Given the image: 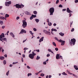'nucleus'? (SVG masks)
I'll list each match as a JSON object with an SVG mask.
<instances>
[{
    "label": "nucleus",
    "mask_w": 78,
    "mask_h": 78,
    "mask_svg": "<svg viewBox=\"0 0 78 78\" xmlns=\"http://www.w3.org/2000/svg\"><path fill=\"white\" fill-rule=\"evenodd\" d=\"M4 59H5V57L2 56L0 57V59H1V60H3Z\"/></svg>",
    "instance_id": "nucleus-19"
},
{
    "label": "nucleus",
    "mask_w": 78,
    "mask_h": 78,
    "mask_svg": "<svg viewBox=\"0 0 78 78\" xmlns=\"http://www.w3.org/2000/svg\"><path fill=\"white\" fill-rule=\"evenodd\" d=\"M23 58H25V55H23Z\"/></svg>",
    "instance_id": "nucleus-63"
},
{
    "label": "nucleus",
    "mask_w": 78,
    "mask_h": 78,
    "mask_svg": "<svg viewBox=\"0 0 78 78\" xmlns=\"http://www.w3.org/2000/svg\"><path fill=\"white\" fill-rule=\"evenodd\" d=\"M40 59V57L38 56H37L36 58L37 60H38V59Z\"/></svg>",
    "instance_id": "nucleus-34"
},
{
    "label": "nucleus",
    "mask_w": 78,
    "mask_h": 78,
    "mask_svg": "<svg viewBox=\"0 0 78 78\" xmlns=\"http://www.w3.org/2000/svg\"><path fill=\"white\" fill-rule=\"evenodd\" d=\"M66 11L68 13H70L71 12H72V11H71V10H70V9H69V8H68L67 9Z\"/></svg>",
    "instance_id": "nucleus-10"
},
{
    "label": "nucleus",
    "mask_w": 78,
    "mask_h": 78,
    "mask_svg": "<svg viewBox=\"0 0 78 78\" xmlns=\"http://www.w3.org/2000/svg\"><path fill=\"white\" fill-rule=\"evenodd\" d=\"M74 69H75L76 70H78V67H77V66H74Z\"/></svg>",
    "instance_id": "nucleus-18"
},
{
    "label": "nucleus",
    "mask_w": 78,
    "mask_h": 78,
    "mask_svg": "<svg viewBox=\"0 0 78 78\" xmlns=\"http://www.w3.org/2000/svg\"><path fill=\"white\" fill-rule=\"evenodd\" d=\"M43 64H44V65H46V64H47V63H46V62H44Z\"/></svg>",
    "instance_id": "nucleus-43"
},
{
    "label": "nucleus",
    "mask_w": 78,
    "mask_h": 78,
    "mask_svg": "<svg viewBox=\"0 0 78 78\" xmlns=\"http://www.w3.org/2000/svg\"><path fill=\"white\" fill-rule=\"evenodd\" d=\"M20 5L21 6V8H22V6H23V7H24V5Z\"/></svg>",
    "instance_id": "nucleus-56"
},
{
    "label": "nucleus",
    "mask_w": 78,
    "mask_h": 78,
    "mask_svg": "<svg viewBox=\"0 0 78 78\" xmlns=\"http://www.w3.org/2000/svg\"><path fill=\"white\" fill-rule=\"evenodd\" d=\"M73 76H75V77H76V78H77L78 77V76L76 75H75L74 74H73Z\"/></svg>",
    "instance_id": "nucleus-26"
},
{
    "label": "nucleus",
    "mask_w": 78,
    "mask_h": 78,
    "mask_svg": "<svg viewBox=\"0 0 78 78\" xmlns=\"http://www.w3.org/2000/svg\"><path fill=\"white\" fill-rule=\"evenodd\" d=\"M74 29L73 28L71 29V32H73V31H74Z\"/></svg>",
    "instance_id": "nucleus-40"
},
{
    "label": "nucleus",
    "mask_w": 78,
    "mask_h": 78,
    "mask_svg": "<svg viewBox=\"0 0 78 78\" xmlns=\"http://www.w3.org/2000/svg\"><path fill=\"white\" fill-rule=\"evenodd\" d=\"M3 37H5V34L4 33H2L1 35H0V38L1 39H2Z\"/></svg>",
    "instance_id": "nucleus-11"
},
{
    "label": "nucleus",
    "mask_w": 78,
    "mask_h": 78,
    "mask_svg": "<svg viewBox=\"0 0 78 78\" xmlns=\"http://www.w3.org/2000/svg\"><path fill=\"white\" fill-rule=\"evenodd\" d=\"M59 34L60 35V36H64V34L62 33V32H60L59 33Z\"/></svg>",
    "instance_id": "nucleus-16"
},
{
    "label": "nucleus",
    "mask_w": 78,
    "mask_h": 78,
    "mask_svg": "<svg viewBox=\"0 0 78 78\" xmlns=\"http://www.w3.org/2000/svg\"><path fill=\"white\" fill-rule=\"evenodd\" d=\"M47 31L45 30H43V32L45 34H46V33H47Z\"/></svg>",
    "instance_id": "nucleus-35"
},
{
    "label": "nucleus",
    "mask_w": 78,
    "mask_h": 78,
    "mask_svg": "<svg viewBox=\"0 0 78 78\" xmlns=\"http://www.w3.org/2000/svg\"><path fill=\"white\" fill-rule=\"evenodd\" d=\"M35 20L36 21V22H37V23H38V22H39V19H35Z\"/></svg>",
    "instance_id": "nucleus-25"
},
{
    "label": "nucleus",
    "mask_w": 78,
    "mask_h": 78,
    "mask_svg": "<svg viewBox=\"0 0 78 78\" xmlns=\"http://www.w3.org/2000/svg\"><path fill=\"white\" fill-rule=\"evenodd\" d=\"M76 42V39L75 38H73L71 39V41H69V43L71 46H72V44L74 45Z\"/></svg>",
    "instance_id": "nucleus-1"
},
{
    "label": "nucleus",
    "mask_w": 78,
    "mask_h": 78,
    "mask_svg": "<svg viewBox=\"0 0 78 78\" xmlns=\"http://www.w3.org/2000/svg\"><path fill=\"white\" fill-rule=\"evenodd\" d=\"M0 41H6V38H0Z\"/></svg>",
    "instance_id": "nucleus-12"
},
{
    "label": "nucleus",
    "mask_w": 78,
    "mask_h": 78,
    "mask_svg": "<svg viewBox=\"0 0 78 78\" xmlns=\"http://www.w3.org/2000/svg\"><path fill=\"white\" fill-rule=\"evenodd\" d=\"M47 22H48V23H49V22H50V21H49V19H47Z\"/></svg>",
    "instance_id": "nucleus-61"
},
{
    "label": "nucleus",
    "mask_w": 78,
    "mask_h": 78,
    "mask_svg": "<svg viewBox=\"0 0 78 78\" xmlns=\"http://www.w3.org/2000/svg\"><path fill=\"white\" fill-rule=\"evenodd\" d=\"M44 37H41V38L40 39L39 42H41L42 41H43V40H44Z\"/></svg>",
    "instance_id": "nucleus-14"
},
{
    "label": "nucleus",
    "mask_w": 78,
    "mask_h": 78,
    "mask_svg": "<svg viewBox=\"0 0 78 78\" xmlns=\"http://www.w3.org/2000/svg\"><path fill=\"white\" fill-rule=\"evenodd\" d=\"M3 63L4 65H5V64H6V61L5 60H4L3 61Z\"/></svg>",
    "instance_id": "nucleus-27"
},
{
    "label": "nucleus",
    "mask_w": 78,
    "mask_h": 78,
    "mask_svg": "<svg viewBox=\"0 0 78 78\" xmlns=\"http://www.w3.org/2000/svg\"><path fill=\"white\" fill-rule=\"evenodd\" d=\"M23 33H27V31H26V30H24V29H22L20 32L19 33V34H23Z\"/></svg>",
    "instance_id": "nucleus-8"
},
{
    "label": "nucleus",
    "mask_w": 78,
    "mask_h": 78,
    "mask_svg": "<svg viewBox=\"0 0 78 78\" xmlns=\"http://www.w3.org/2000/svg\"><path fill=\"white\" fill-rule=\"evenodd\" d=\"M9 70L6 73V75L7 76H8V75H9Z\"/></svg>",
    "instance_id": "nucleus-29"
},
{
    "label": "nucleus",
    "mask_w": 78,
    "mask_h": 78,
    "mask_svg": "<svg viewBox=\"0 0 78 78\" xmlns=\"http://www.w3.org/2000/svg\"><path fill=\"white\" fill-rule=\"evenodd\" d=\"M0 20H4V17L3 16H0Z\"/></svg>",
    "instance_id": "nucleus-24"
},
{
    "label": "nucleus",
    "mask_w": 78,
    "mask_h": 78,
    "mask_svg": "<svg viewBox=\"0 0 78 78\" xmlns=\"http://www.w3.org/2000/svg\"><path fill=\"white\" fill-rule=\"evenodd\" d=\"M19 18H20L19 17V16L17 17L16 18V20H18V19H19Z\"/></svg>",
    "instance_id": "nucleus-55"
},
{
    "label": "nucleus",
    "mask_w": 78,
    "mask_h": 78,
    "mask_svg": "<svg viewBox=\"0 0 78 78\" xmlns=\"http://www.w3.org/2000/svg\"><path fill=\"white\" fill-rule=\"evenodd\" d=\"M32 54H30L29 55V57L30 59H33L34 58V57L35 55H36V53H35L34 51H33L32 52Z\"/></svg>",
    "instance_id": "nucleus-3"
},
{
    "label": "nucleus",
    "mask_w": 78,
    "mask_h": 78,
    "mask_svg": "<svg viewBox=\"0 0 78 78\" xmlns=\"http://www.w3.org/2000/svg\"><path fill=\"white\" fill-rule=\"evenodd\" d=\"M56 26V24L55 23L53 24V26H54V27H55Z\"/></svg>",
    "instance_id": "nucleus-57"
},
{
    "label": "nucleus",
    "mask_w": 78,
    "mask_h": 78,
    "mask_svg": "<svg viewBox=\"0 0 78 78\" xmlns=\"http://www.w3.org/2000/svg\"><path fill=\"white\" fill-rule=\"evenodd\" d=\"M33 12L34 14H37V13L36 11H34Z\"/></svg>",
    "instance_id": "nucleus-32"
},
{
    "label": "nucleus",
    "mask_w": 78,
    "mask_h": 78,
    "mask_svg": "<svg viewBox=\"0 0 78 78\" xmlns=\"http://www.w3.org/2000/svg\"><path fill=\"white\" fill-rule=\"evenodd\" d=\"M18 63V62H13L12 64H17Z\"/></svg>",
    "instance_id": "nucleus-39"
},
{
    "label": "nucleus",
    "mask_w": 78,
    "mask_h": 78,
    "mask_svg": "<svg viewBox=\"0 0 78 78\" xmlns=\"http://www.w3.org/2000/svg\"><path fill=\"white\" fill-rule=\"evenodd\" d=\"M28 48H24V50H28Z\"/></svg>",
    "instance_id": "nucleus-47"
},
{
    "label": "nucleus",
    "mask_w": 78,
    "mask_h": 78,
    "mask_svg": "<svg viewBox=\"0 0 78 78\" xmlns=\"http://www.w3.org/2000/svg\"><path fill=\"white\" fill-rule=\"evenodd\" d=\"M40 76H44V74L43 73H41L40 75Z\"/></svg>",
    "instance_id": "nucleus-41"
},
{
    "label": "nucleus",
    "mask_w": 78,
    "mask_h": 78,
    "mask_svg": "<svg viewBox=\"0 0 78 78\" xmlns=\"http://www.w3.org/2000/svg\"><path fill=\"white\" fill-rule=\"evenodd\" d=\"M10 35L11 36H12V37H15V36H14V34H13V33H12V32H11L10 33Z\"/></svg>",
    "instance_id": "nucleus-15"
},
{
    "label": "nucleus",
    "mask_w": 78,
    "mask_h": 78,
    "mask_svg": "<svg viewBox=\"0 0 78 78\" xmlns=\"http://www.w3.org/2000/svg\"><path fill=\"white\" fill-rule=\"evenodd\" d=\"M31 75H32L31 73H29L27 74V76H31Z\"/></svg>",
    "instance_id": "nucleus-30"
},
{
    "label": "nucleus",
    "mask_w": 78,
    "mask_h": 78,
    "mask_svg": "<svg viewBox=\"0 0 78 78\" xmlns=\"http://www.w3.org/2000/svg\"><path fill=\"white\" fill-rule=\"evenodd\" d=\"M56 58L57 59H60V58L62 59V57L61 56H60L59 57V54H57L56 55Z\"/></svg>",
    "instance_id": "nucleus-7"
},
{
    "label": "nucleus",
    "mask_w": 78,
    "mask_h": 78,
    "mask_svg": "<svg viewBox=\"0 0 78 78\" xmlns=\"http://www.w3.org/2000/svg\"><path fill=\"white\" fill-rule=\"evenodd\" d=\"M11 2L9 1L7 2H5V6H9V5H11Z\"/></svg>",
    "instance_id": "nucleus-6"
},
{
    "label": "nucleus",
    "mask_w": 78,
    "mask_h": 78,
    "mask_svg": "<svg viewBox=\"0 0 78 78\" xmlns=\"http://www.w3.org/2000/svg\"><path fill=\"white\" fill-rule=\"evenodd\" d=\"M51 76H52L51 75H50L49 76V78H51Z\"/></svg>",
    "instance_id": "nucleus-64"
},
{
    "label": "nucleus",
    "mask_w": 78,
    "mask_h": 78,
    "mask_svg": "<svg viewBox=\"0 0 78 78\" xmlns=\"http://www.w3.org/2000/svg\"><path fill=\"white\" fill-rule=\"evenodd\" d=\"M66 11V9H62V11Z\"/></svg>",
    "instance_id": "nucleus-58"
},
{
    "label": "nucleus",
    "mask_w": 78,
    "mask_h": 78,
    "mask_svg": "<svg viewBox=\"0 0 78 78\" xmlns=\"http://www.w3.org/2000/svg\"><path fill=\"white\" fill-rule=\"evenodd\" d=\"M62 75H67V74L65 73V72H63L62 73Z\"/></svg>",
    "instance_id": "nucleus-33"
},
{
    "label": "nucleus",
    "mask_w": 78,
    "mask_h": 78,
    "mask_svg": "<svg viewBox=\"0 0 78 78\" xmlns=\"http://www.w3.org/2000/svg\"><path fill=\"white\" fill-rule=\"evenodd\" d=\"M32 17L33 18H35V17H36V15H32Z\"/></svg>",
    "instance_id": "nucleus-23"
},
{
    "label": "nucleus",
    "mask_w": 78,
    "mask_h": 78,
    "mask_svg": "<svg viewBox=\"0 0 78 78\" xmlns=\"http://www.w3.org/2000/svg\"><path fill=\"white\" fill-rule=\"evenodd\" d=\"M15 6L16 8H21V5L18 4H16Z\"/></svg>",
    "instance_id": "nucleus-9"
},
{
    "label": "nucleus",
    "mask_w": 78,
    "mask_h": 78,
    "mask_svg": "<svg viewBox=\"0 0 78 78\" xmlns=\"http://www.w3.org/2000/svg\"><path fill=\"white\" fill-rule=\"evenodd\" d=\"M4 56L5 57V58H7V55L5 54L4 55Z\"/></svg>",
    "instance_id": "nucleus-59"
},
{
    "label": "nucleus",
    "mask_w": 78,
    "mask_h": 78,
    "mask_svg": "<svg viewBox=\"0 0 78 78\" xmlns=\"http://www.w3.org/2000/svg\"><path fill=\"white\" fill-rule=\"evenodd\" d=\"M23 23L22 27H23L24 28L27 27V22L25 20H23Z\"/></svg>",
    "instance_id": "nucleus-5"
},
{
    "label": "nucleus",
    "mask_w": 78,
    "mask_h": 78,
    "mask_svg": "<svg viewBox=\"0 0 78 78\" xmlns=\"http://www.w3.org/2000/svg\"><path fill=\"white\" fill-rule=\"evenodd\" d=\"M59 8H62V5L60 4L59 5Z\"/></svg>",
    "instance_id": "nucleus-37"
},
{
    "label": "nucleus",
    "mask_w": 78,
    "mask_h": 78,
    "mask_svg": "<svg viewBox=\"0 0 78 78\" xmlns=\"http://www.w3.org/2000/svg\"><path fill=\"white\" fill-rule=\"evenodd\" d=\"M29 32L30 34H31L32 35H33V33H32V31H30Z\"/></svg>",
    "instance_id": "nucleus-36"
},
{
    "label": "nucleus",
    "mask_w": 78,
    "mask_h": 78,
    "mask_svg": "<svg viewBox=\"0 0 78 78\" xmlns=\"http://www.w3.org/2000/svg\"><path fill=\"white\" fill-rule=\"evenodd\" d=\"M46 34H48V35H50L51 34V33L49 31H47L46 33Z\"/></svg>",
    "instance_id": "nucleus-17"
},
{
    "label": "nucleus",
    "mask_w": 78,
    "mask_h": 78,
    "mask_svg": "<svg viewBox=\"0 0 78 78\" xmlns=\"http://www.w3.org/2000/svg\"><path fill=\"white\" fill-rule=\"evenodd\" d=\"M2 47H0V52H1V51L2 49Z\"/></svg>",
    "instance_id": "nucleus-54"
},
{
    "label": "nucleus",
    "mask_w": 78,
    "mask_h": 78,
    "mask_svg": "<svg viewBox=\"0 0 78 78\" xmlns=\"http://www.w3.org/2000/svg\"><path fill=\"white\" fill-rule=\"evenodd\" d=\"M75 2L76 3H78V0H75Z\"/></svg>",
    "instance_id": "nucleus-46"
},
{
    "label": "nucleus",
    "mask_w": 78,
    "mask_h": 78,
    "mask_svg": "<svg viewBox=\"0 0 78 78\" xmlns=\"http://www.w3.org/2000/svg\"><path fill=\"white\" fill-rule=\"evenodd\" d=\"M51 31H57V30L56 29H53V28H52L51 29Z\"/></svg>",
    "instance_id": "nucleus-21"
},
{
    "label": "nucleus",
    "mask_w": 78,
    "mask_h": 78,
    "mask_svg": "<svg viewBox=\"0 0 78 78\" xmlns=\"http://www.w3.org/2000/svg\"><path fill=\"white\" fill-rule=\"evenodd\" d=\"M27 68L28 69H31V68H30V66H27Z\"/></svg>",
    "instance_id": "nucleus-48"
},
{
    "label": "nucleus",
    "mask_w": 78,
    "mask_h": 78,
    "mask_svg": "<svg viewBox=\"0 0 78 78\" xmlns=\"http://www.w3.org/2000/svg\"><path fill=\"white\" fill-rule=\"evenodd\" d=\"M36 51H37V52H39V50H36Z\"/></svg>",
    "instance_id": "nucleus-60"
},
{
    "label": "nucleus",
    "mask_w": 78,
    "mask_h": 78,
    "mask_svg": "<svg viewBox=\"0 0 78 78\" xmlns=\"http://www.w3.org/2000/svg\"><path fill=\"white\" fill-rule=\"evenodd\" d=\"M51 51V49H48V51H49L50 52Z\"/></svg>",
    "instance_id": "nucleus-52"
},
{
    "label": "nucleus",
    "mask_w": 78,
    "mask_h": 78,
    "mask_svg": "<svg viewBox=\"0 0 78 78\" xmlns=\"http://www.w3.org/2000/svg\"><path fill=\"white\" fill-rule=\"evenodd\" d=\"M48 25H49V26H51V23H48Z\"/></svg>",
    "instance_id": "nucleus-31"
},
{
    "label": "nucleus",
    "mask_w": 78,
    "mask_h": 78,
    "mask_svg": "<svg viewBox=\"0 0 78 78\" xmlns=\"http://www.w3.org/2000/svg\"><path fill=\"white\" fill-rule=\"evenodd\" d=\"M33 30L34 31H37V29H36L35 28H34Z\"/></svg>",
    "instance_id": "nucleus-38"
},
{
    "label": "nucleus",
    "mask_w": 78,
    "mask_h": 78,
    "mask_svg": "<svg viewBox=\"0 0 78 78\" xmlns=\"http://www.w3.org/2000/svg\"><path fill=\"white\" fill-rule=\"evenodd\" d=\"M69 17H71V16H72V13H69Z\"/></svg>",
    "instance_id": "nucleus-62"
},
{
    "label": "nucleus",
    "mask_w": 78,
    "mask_h": 78,
    "mask_svg": "<svg viewBox=\"0 0 78 78\" xmlns=\"http://www.w3.org/2000/svg\"><path fill=\"white\" fill-rule=\"evenodd\" d=\"M0 23L1 25H3V22L2 21L0 20Z\"/></svg>",
    "instance_id": "nucleus-28"
},
{
    "label": "nucleus",
    "mask_w": 78,
    "mask_h": 78,
    "mask_svg": "<svg viewBox=\"0 0 78 78\" xmlns=\"http://www.w3.org/2000/svg\"><path fill=\"white\" fill-rule=\"evenodd\" d=\"M58 3H59V0H57L56 2V4H58Z\"/></svg>",
    "instance_id": "nucleus-44"
},
{
    "label": "nucleus",
    "mask_w": 78,
    "mask_h": 78,
    "mask_svg": "<svg viewBox=\"0 0 78 78\" xmlns=\"http://www.w3.org/2000/svg\"><path fill=\"white\" fill-rule=\"evenodd\" d=\"M54 38L55 40H56L57 41L59 42H61L62 43L61 44V45H64V44H65V41H63L61 39L59 40H58V38L56 37H55Z\"/></svg>",
    "instance_id": "nucleus-2"
},
{
    "label": "nucleus",
    "mask_w": 78,
    "mask_h": 78,
    "mask_svg": "<svg viewBox=\"0 0 78 78\" xmlns=\"http://www.w3.org/2000/svg\"><path fill=\"white\" fill-rule=\"evenodd\" d=\"M21 61H22V62H23V58H22V57L21 58Z\"/></svg>",
    "instance_id": "nucleus-51"
},
{
    "label": "nucleus",
    "mask_w": 78,
    "mask_h": 78,
    "mask_svg": "<svg viewBox=\"0 0 78 78\" xmlns=\"http://www.w3.org/2000/svg\"><path fill=\"white\" fill-rule=\"evenodd\" d=\"M33 19V18L31 16H30V20H32V19Z\"/></svg>",
    "instance_id": "nucleus-42"
},
{
    "label": "nucleus",
    "mask_w": 78,
    "mask_h": 78,
    "mask_svg": "<svg viewBox=\"0 0 78 78\" xmlns=\"http://www.w3.org/2000/svg\"><path fill=\"white\" fill-rule=\"evenodd\" d=\"M73 23V22H71L70 23V27H71V26H72V23Z\"/></svg>",
    "instance_id": "nucleus-49"
},
{
    "label": "nucleus",
    "mask_w": 78,
    "mask_h": 78,
    "mask_svg": "<svg viewBox=\"0 0 78 78\" xmlns=\"http://www.w3.org/2000/svg\"><path fill=\"white\" fill-rule=\"evenodd\" d=\"M55 50L56 51H58V48H55Z\"/></svg>",
    "instance_id": "nucleus-45"
},
{
    "label": "nucleus",
    "mask_w": 78,
    "mask_h": 78,
    "mask_svg": "<svg viewBox=\"0 0 78 78\" xmlns=\"http://www.w3.org/2000/svg\"><path fill=\"white\" fill-rule=\"evenodd\" d=\"M49 11L50 12V15L51 16V15H53V12H54V11H55V9L53 7L51 8L50 9Z\"/></svg>",
    "instance_id": "nucleus-4"
},
{
    "label": "nucleus",
    "mask_w": 78,
    "mask_h": 78,
    "mask_svg": "<svg viewBox=\"0 0 78 78\" xmlns=\"http://www.w3.org/2000/svg\"><path fill=\"white\" fill-rule=\"evenodd\" d=\"M49 56H50V54H48L47 55V57H49Z\"/></svg>",
    "instance_id": "nucleus-53"
},
{
    "label": "nucleus",
    "mask_w": 78,
    "mask_h": 78,
    "mask_svg": "<svg viewBox=\"0 0 78 78\" xmlns=\"http://www.w3.org/2000/svg\"><path fill=\"white\" fill-rule=\"evenodd\" d=\"M9 17V15L8 14H6L5 15V17Z\"/></svg>",
    "instance_id": "nucleus-20"
},
{
    "label": "nucleus",
    "mask_w": 78,
    "mask_h": 78,
    "mask_svg": "<svg viewBox=\"0 0 78 78\" xmlns=\"http://www.w3.org/2000/svg\"><path fill=\"white\" fill-rule=\"evenodd\" d=\"M25 14H26L27 15H30V12L27 11H26L25 12Z\"/></svg>",
    "instance_id": "nucleus-13"
},
{
    "label": "nucleus",
    "mask_w": 78,
    "mask_h": 78,
    "mask_svg": "<svg viewBox=\"0 0 78 78\" xmlns=\"http://www.w3.org/2000/svg\"><path fill=\"white\" fill-rule=\"evenodd\" d=\"M52 44L54 45V46H55V47H56V44L55 42H52Z\"/></svg>",
    "instance_id": "nucleus-22"
},
{
    "label": "nucleus",
    "mask_w": 78,
    "mask_h": 78,
    "mask_svg": "<svg viewBox=\"0 0 78 78\" xmlns=\"http://www.w3.org/2000/svg\"><path fill=\"white\" fill-rule=\"evenodd\" d=\"M5 28V26H2V28L3 29H4V28Z\"/></svg>",
    "instance_id": "nucleus-50"
}]
</instances>
